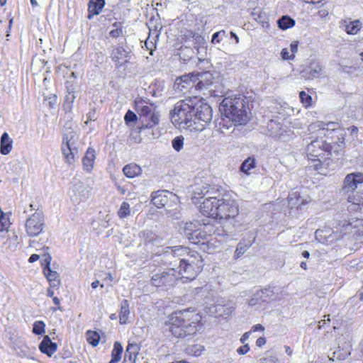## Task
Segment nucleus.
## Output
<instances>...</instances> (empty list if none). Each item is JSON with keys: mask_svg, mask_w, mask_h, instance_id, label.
I'll list each match as a JSON object with an SVG mask.
<instances>
[{"mask_svg": "<svg viewBox=\"0 0 363 363\" xmlns=\"http://www.w3.org/2000/svg\"><path fill=\"white\" fill-rule=\"evenodd\" d=\"M199 210L206 216L220 220L235 218L239 213L238 204L235 200L217 199L216 196L205 198Z\"/></svg>", "mask_w": 363, "mask_h": 363, "instance_id": "f257e3e1", "label": "nucleus"}, {"mask_svg": "<svg viewBox=\"0 0 363 363\" xmlns=\"http://www.w3.org/2000/svg\"><path fill=\"white\" fill-rule=\"evenodd\" d=\"M201 316L189 309L177 311L169 318V331L176 337L185 338L196 334Z\"/></svg>", "mask_w": 363, "mask_h": 363, "instance_id": "f03ea898", "label": "nucleus"}, {"mask_svg": "<svg viewBox=\"0 0 363 363\" xmlns=\"http://www.w3.org/2000/svg\"><path fill=\"white\" fill-rule=\"evenodd\" d=\"M220 109L224 116L235 122V125H245L249 120L247 101L243 95H232L224 98Z\"/></svg>", "mask_w": 363, "mask_h": 363, "instance_id": "7ed1b4c3", "label": "nucleus"}, {"mask_svg": "<svg viewBox=\"0 0 363 363\" xmlns=\"http://www.w3.org/2000/svg\"><path fill=\"white\" fill-rule=\"evenodd\" d=\"M363 183V173L354 172L348 174L344 179V185L340 194L351 204L347 207L349 210L357 211L363 208V201L361 203L359 198H356L354 193L358 184Z\"/></svg>", "mask_w": 363, "mask_h": 363, "instance_id": "20e7f679", "label": "nucleus"}, {"mask_svg": "<svg viewBox=\"0 0 363 363\" xmlns=\"http://www.w3.org/2000/svg\"><path fill=\"white\" fill-rule=\"evenodd\" d=\"M194 99L180 100L170 111L171 121L175 125L191 127L194 118Z\"/></svg>", "mask_w": 363, "mask_h": 363, "instance_id": "39448f33", "label": "nucleus"}, {"mask_svg": "<svg viewBox=\"0 0 363 363\" xmlns=\"http://www.w3.org/2000/svg\"><path fill=\"white\" fill-rule=\"evenodd\" d=\"M332 147L330 143L322 139L312 140L306 147V155L308 160L314 162L313 168L319 169L322 163L330 158Z\"/></svg>", "mask_w": 363, "mask_h": 363, "instance_id": "423d86ee", "label": "nucleus"}, {"mask_svg": "<svg viewBox=\"0 0 363 363\" xmlns=\"http://www.w3.org/2000/svg\"><path fill=\"white\" fill-rule=\"evenodd\" d=\"M165 253L171 254L174 257L186 256L182 258V260L191 264L194 262L195 264V269H199L201 270L203 267V260L201 256L196 251H191L188 248L183 246H174L172 247H166V250L164 251Z\"/></svg>", "mask_w": 363, "mask_h": 363, "instance_id": "0eeeda50", "label": "nucleus"}, {"mask_svg": "<svg viewBox=\"0 0 363 363\" xmlns=\"http://www.w3.org/2000/svg\"><path fill=\"white\" fill-rule=\"evenodd\" d=\"M194 118L193 123H201L203 127L209 123L213 117L211 107L203 99L194 98Z\"/></svg>", "mask_w": 363, "mask_h": 363, "instance_id": "6e6552de", "label": "nucleus"}, {"mask_svg": "<svg viewBox=\"0 0 363 363\" xmlns=\"http://www.w3.org/2000/svg\"><path fill=\"white\" fill-rule=\"evenodd\" d=\"M178 279L177 271L170 268L155 274L151 278L150 283L156 287L168 289L176 284Z\"/></svg>", "mask_w": 363, "mask_h": 363, "instance_id": "1a4fd4ad", "label": "nucleus"}, {"mask_svg": "<svg viewBox=\"0 0 363 363\" xmlns=\"http://www.w3.org/2000/svg\"><path fill=\"white\" fill-rule=\"evenodd\" d=\"M76 133L73 130H65L61 147L62 155L69 164L74 161V155L77 152L75 144Z\"/></svg>", "mask_w": 363, "mask_h": 363, "instance_id": "9d476101", "label": "nucleus"}, {"mask_svg": "<svg viewBox=\"0 0 363 363\" xmlns=\"http://www.w3.org/2000/svg\"><path fill=\"white\" fill-rule=\"evenodd\" d=\"M26 232L29 237L38 236L44 228L43 213L40 210H36L25 223Z\"/></svg>", "mask_w": 363, "mask_h": 363, "instance_id": "9b49d317", "label": "nucleus"}, {"mask_svg": "<svg viewBox=\"0 0 363 363\" xmlns=\"http://www.w3.org/2000/svg\"><path fill=\"white\" fill-rule=\"evenodd\" d=\"M275 299L274 290L271 287H266L256 291L247 301L250 307L261 308L264 304L269 303Z\"/></svg>", "mask_w": 363, "mask_h": 363, "instance_id": "f8f14e48", "label": "nucleus"}, {"mask_svg": "<svg viewBox=\"0 0 363 363\" xmlns=\"http://www.w3.org/2000/svg\"><path fill=\"white\" fill-rule=\"evenodd\" d=\"M139 237L148 252L156 255L160 252V251H156L155 247L161 246L162 239L154 232L145 230L139 233Z\"/></svg>", "mask_w": 363, "mask_h": 363, "instance_id": "ddd939ff", "label": "nucleus"}, {"mask_svg": "<svg viewBox=\"0 0 363 363\" xmlns=\"http://www.w3.org/2000/svg\"><path fill=\"white\" fill-rule=\"evenodd\" d=\"M196 74L191 73L177 78L174 87L180 91H186L193 88L196 89Z\"/></svg>", "mask_w": 363, "mask_h": 363, "instance_id": "4468645a", "label": "nucleus"}, {"mask_svg": "<svg viewBox=\"0 0 363 363\" xmlns=\"http://www.w3.org/2000/svg\"><path fill=\"white\" fill-rule=\"evenodd\" d=\"M196 90L203 91L211 87L215 82V77L210 72H201L196 74Z\"/></svg>", "mask_w": 363, "mask_h": 363, "instance_id": "2eb2a0df", "label": "nucleus"}, {"mask_svg": "<svg viewBox=\"0 0 363 363\" xmlns=\"http://www.w3.org/2000/svg\"><path fill=\"white\" fill-rule=\"evenodd\" d=\"M44 262L45 263V267L43 268V272L45 276L46 277L48 281L50 283V286L51 287H57L60 284V279H58V273L56 271H52L50 267V262H51V256L50 255H44Z\"/></svg>", "mask_w": 363, "mask_h": 363, "instance_id": "dca6fc26", "label": "nucleus"}, {"mask_svg": "<svg viewBox=\"0 0 363 363\" xmlns=\"http://www.w3.org/2000/svg\"><path fill=\"white\" fill-rule=\"evenodd\" d=\"M175 195L172 192L167 190H160L154 192L152 194V203L157 208L164 207L171 197H174Z\"/></svg>", "mask_w": 363, "mask_h": 363, "instance_id": "f3484780", "label": "nucleus"}, {"mask_svg": "<svg viewBox=\"0 0 363 363\" xmlns=\"http://www.w3.org/2000/svg\"><path fill=\"white\" fill-rule=\"evenodd\" d=\"M315 238L322 243L330 244L337 240L340 235L335 233L331 228H325L318 229L315 233Z\"/></svg>", "mask_w": 363, "mask_h": 363, "instance_id": "a211bd4d", "label": "nucleus"}, {"mask_svg": "<svg viewBox=\"0 0 363 363\" xmlns=\"http://www.w3.org/2000/svg\"><path fill=\"white\" fill-rule=\"evenodd\" d=\"M195 264L191 262L189 264L182 260L179 261V274L182 275V278L193 280L197 276L198 273L201 272L199 269H195Z\"/></svg>", "mask_w": 363, "mask_h": 363, "instance_id": "6ab92c4d", "label": "nucleus"}, {"mask_svg": "<svg viewBox=\"0 0 363 363\" xmlns=\"http://www.w3.org/2000/svg\"><path fill=\"white\" fill-rule=\"evenodd\" d=\"M111 57L116 66L120 67V60L124 58H130V50L123 45H118L112 50Z\"/></svg>", "mask_w": 363, "mask_h": 363, "instance_id": "aec40b11", "label": "nucleus"}, {"mask_svg": "<svg viewBox=\"0 0 363 363\" xmlns=\"http://www.w3.org/2000/svg\"><path fill=\"white\" fill-rule=\"evenodd\" d=\"M200 223L198 220L189 221L182 223L180 226L181 232L190 241V238L194 237L196 230H199Z\"/></svg>", "mask_w": 363, "mask_h": 363, "instance_id": "412c9836", "label": "nucleus"}, {"mask_svg": "<svg viewBox=\"0 0 363 363\" xmlns=\"http://www.w3.org/2000/svg\"><path fill=\"white\" fill-rule=\"evenodd\" d=\"M57 348V344L52 342L51 339L48 335H45L42 342L39 345V350L42 353L51 357L52 354L56 352Z\"/></svg>", "mask_w": 363, "mask_h": 363, "instance_id": "4be33fe9", "label": "nucleus"}, {"mask_svg": "<svg viewBox=\"0 0 363 363\" xmlns=\"http://www.w3.org/2000/svg\"><path fill=\"white\" fill-rule=\"evenodd\" d=\"M105 6V0H89L88 4V18L91 19L94 16L99 15Z\"/></svg>", "mask_w": 363, "mask_h": 363, "instance_id": "5701e85b", "label": "nucleus"}, {"mask_svg": "<svg viewBox=\"0 0 363 363\" xmlns=\"http://www.w3.org/2000/svg\"><path fill=\"white\" fill-rule=\"evenodd\" d=\"M95 159L96 152L94 149L89 147L82 160L83 167L85 171L90 172L92 170Z\"/></svg>", "mask_w": 363, "mask_h": 363, "instance_id": "b1692460", "label": "nucleus"}, {"mask_svg": "<svg viewBox=\"0 0 363 363\" xmlns=\"http://www.w3.org/2000/svg\"><path fill=\"white\" fill-rule=\"evenodd\" d=\"M235 125V122L227 116H224L222 113L220 118L216 121V128L222 133H225V130H228L233 126Z\"/></svg>", "mask_w": 363, "mask_h": 363, "instance_id": "393cba45", "label": "nucleus"}, {"mask_svg": "<svg viewBox=\"0 0 363 363\" xmlns=\"http://www.w3.org/2000/svg\"><path fill=\"white\" fill-rule=\"evenodd\" d=\"M323 72L322 66L318 62H312L310 64L308 69L305 71L306 78L307 79H313L318 78Z\"/></svg>", "mask_w": 363, "mask_h": 363, "instance_id": "a878e982", "label": "nucleus"}, {"mask_svg": "<svg viewBox=\"0 0 363 363\" xmlns=\"http://www.w3.org/2000/svg\"><path fill=\"white\" fill-rule=\"evenodd\" d=\"M288 200L291 208H296L297 209H302V206H304L308 202L306 199H302L297 191L291 194L288 197Z\"/></svg>", "mask_w": 363, "mask_h": 363, "instance_id": "bb28decb", "label": "nucleus"}, {"mask_svg": "<svg viewBox=\"0 0 363 363\" xmlns=\"http://www.w3.org/2000/svg\"><path fill=\"white\" fill-rule=\"evenodd\" d=\"M142 123V126L140 129L143 128H152L159 124L160 122V115L157 112H153L149 116H146L140 120Z\"/></svg>", "mask_w": 363, "mask_h": 363, "instance_id": "cd10ccee", "label": "nucleus"}, {"mask_svg": "<svg viewBox=\"0 0 363 363\" xmlns=\"http://www.w3.org/2000/svg\"><path fill=\"white\" fill-rule=\"evenodd\" d=\"M12 140L9 138L7 133H4L1 137L0 140V152L1 154L6 155L9 154L12 149Z\"/></svg>", "mask_w": 363, "mask_h": 363, "instance_id": "c85d7f7f", "label": "nucleus"}, {"mask_svg": "<svg viewBox=\"0 0 363 363\" xmlns=\"http://www.w3.org/2000/svg\"><path fill=\"white\" fill-rule=\"evenodd\" d=\"M123 172L124 174L128 178H133L141 174L142 169L140 166L135 163H130L125 165Z\"/></svg>", "mask_w": 363, "mask_h": 363, "instance_id": "c756f323", "label": "nucleus"}, {"mask_svg": "<svg viewBox=\"0 0 363 363\" xmlns=\"http://www.w3.org/2000/svg\"><path fill=\"white\" fill-rule=\"evenodd\" d=\"M145 101L140 99V101H136L137 110L139 112L140 119H143L146 116H149L154 111H152V105L147 106L144 104Z\"/></svg>", "mask_w": 363, "mask_h": 363, "instance_id": "7c9ffc66", "label": "nucleus"}, {"mask_svg": "<svg viewBox=\"0 0 363 363\" xmlns=\"http://www.w3.org/2000/svg\"><path fill=\"white\" fill-rule=\"evenodd\" d=\"M208 235L206 233H204V230L203 229L201 226V223H200V225L199 226V230H196V233L194 234V237H191L190 238V242L193 244H205V240L208 242Z\"/></svg>", "mask_w": 363, "mask_h": 363, "instance_id": "2f4dec72", "label": "nucleus"}, {"mask_svg": "<svg viewBox=\"0 0 363 363\" xmlns=\"http://www.w3.org/2000/svg\"><path fill=\"white\" fill-rule=\"evenodd\" d=\"M201 226L204 230V233H206L208 236H211L212 235H216L218 236L226 235V233H224V230L223 229H219V227L216 226L214 223H203L201 224Z\"/></svg>", "mask_w": 363, "mask_h": 363, "instance_id": "473e14b6", "label": "nucleus"}, {"mask_svg": "<svg viewBox=\"0 0 363 363\" xmlns=\"http://www.w3.org/2000/svg\"><path fill=\"white\" fill-rule=\"evenodd\" d=\"M255 240V238L253 239ZM254 241H247L242 240L240 242H238L237 245L235 253H234V257L235 259L240 258L242 255H244V253L252 246Z\"/></svg>", "mask_w": 363, "mask_h": 363, "instance_id": "72a5a7b5", "label": "nucleus"}, {"mask_svg": "<svg viewBox=\"0 0 363 363\" xmlns=\"http://www.w3.org/2000/svg\"><path fill=\"white\" fill-rule=\"evenodd\" d=\"M345 30L350 35H355L362 28V23L359 20L347 22L344 21Z\"/></svg>", "mask_w": 363, "mask_h": 363, "instance_id": "f704fd0d", "label": "nucleus"}, {"mask_svg": "<svg viewBox=\"0 0 363 363\" xmlns=\"http://www.w3.org/2000/svg\"><path fill=\"white\" fill-rule=\"evenodd\" d=\"M267 130L272 137H279L281 135V125L274 120L269 121Z\"/></svg>", "mask_w": 363, "mask_h": 363, "instance_id": "c9c22d12", "label": "nucleus"}, {"mask_svg": "<svg viewBox=\"0 0 363 363\" xmlns=\"http://www.w3.org/2000/svg\"><path fill=\"white\" fill-rule=\"evenodd\" d=\"M130 313L128 301L125 299L123 300L121 304L119 313V322L121 324H125L128 321V315Z\"/></svg>", "mask_w": 363, "mask_h": 363, "instance_id": "e433bc0d", "label": "nucleus"}, {"mask_svg": "<svg viewBox=\"0 0 363 363\" xmlns=\"http://www.w3.org/2000/svg\"><path fill=\"white\" fill-rule=\"evenodd\" d=\"M350 354V345L347 344L345 346L342 347V350L338 347V350L333 352V356L330 357L332 360L338 359L342 360L345 359Z\"/></svg>", "mask_w": 363, "mask_h": 363, "instance_id": "4c0bfd02", "label": "nucleus"}, {"mask_svg": "<svg viewBox=\"0 0 363 363\" xmlns=\"http://www.w3.org/2000/svg\"><path fill=\"white\" fill-rule=\"evenodd\" d=\"M278 27L281 30H286L295 25V21L289 16H283L277 21Z\"/></svg>", "mask_w": 363, "mask_h": 363, "instance_id": "58836bf2", "label": "nucleus"}, {"mask_svg": "<svg viewBox=\"0 0 363 363\" xmlns=\"http://www.w3.org/2000/svg\"><path fill=\"white\" fill-rule=\"evenodd\" d=\"M147 26H148V28L150 30L149 34L154 35L155 38H158L160 35L159 28L160 29L161 28V27H160L158 20L150 18V21L147 23Z\"/></svg>", "mask_w": 363, "mask_h": 363, "instance_id": "ea45409f", "label": "nucleus"}, {"mask_svg": "<svg viewBox=\"0 0 363 363\" xmlns=\"http://www.w3.org/2000/svg\"><path fill=\"white\" fill-rule=\"evenodd\" d=\"M256 165L255 159L253 157H248L241 164L240 170L246 174H249V171L254 169Z\"/></svg>", "mask_w": 363, "mask_h": 363, "instance_id": "a19ab883", "label": "nucleus"}, {"mask_svg": "<svg viewBox=\"0 0 363 363\" xmlns=\"http://www.w3.org/2000/svg\"><path fill=\"white\" fill-rule=\"evenodd\" d=\"M139 352V347L137 344L128 343L125 352V357L130 358L135 360Z\"/></svg>", "mask_w": 363, "mask_h": 363, "instance_id": "79ce46f5", "label": "nucleus"}, {"mask_svg": "<svg viewBox=\"0 0 363 363\" xmlns=\"http://www.w3.org/2000/svg\"><path fill=\"white\" fill-rule=\"evenodd\" d=\"M86 337L87 342L92 346L96 347L99 345L100 335L97 332L89 330L86 333Z\"/></svg>", "mask_w": 363, "mask_h": 363, "instance_id": "37998d69", "label": "nucleus"}, {"mask_svg": "<svg viewBox=\"0 0 363 363\" xmlns=\"http://www.w3.org/2000/svg\"><path fill=\"white\" fill-rule=\"evenodd\" d=\"M185 350L187 354L198 357L204 350V347L200 345H193L188 346Z\"/></svg>", "mask_w": 363, "mask_h": 363, "instance_id": "c03bdc74", "label": "nucleus"}, {"mask_svg": "<svg viewBox=\"0 0 363 363\" xmlns=\"http://www.w3.org/2000/svg\"><path fill=\"white\" fill-rule=\"evenodd\" d=\"M130 207L128 202L123 201L118 211V215L121 218H125L130 215Z\"/></svg>", "mask_w": 363, "mask_h": 363, "instance_id": "a18cd8bd", "label": "nucleus"}, {"mask_svg": "<svg viewBox=\"0 0 363 363\" xmlns=\"http://www.w3.org/2000/svg\"><path fill=\"white\" fill-rule=\"evenodd\" d=\"M211 190H213V189H211ZM212 194L213 192L211 191L209 185L203 186L201 188L197 189L195 191V195H198L201 198H203L206 196H208L206 198H208L209 196H212Z\"/></svg>", "mask_w": 363, "mask_h": 363, "instance_id": "49530a36", "label": "nucleus"}, {"mask_svg": "<svg viewBox=\"0 0 363 363\" xmlns=\"http://www.w3.org/2000/svg\"><path fill=\"white\" fill-rule=\"evenodd\" d=\"M45 324L43 321L38 320L33 323V333L35 335H43L45 333Z\"/></svg>", "mask_w": 363, "mask_h": 363, "instance_id": "de8ad7c7", "label": "nucleus"}, {"mask_svg": "<svg viewBox=\"0 0 363 363\" xmlns=\"http://www.w3.org/2000/svg\"><path fill=\"white\" fill-rule=\"evenodd\" d=\"M184 137L182 135H179L174 138L172 141V147L177 151L179 152L184 145Z\"/></svg>", "mask_w": 363, "mask_h": 363, "instance_id": "09e8293b", "label": "nucleus"}, {"mask_svg": "<svg viewBox=\"0 0 363 363\" xmlns=\"http://www.w3.org/2000/svg\"><path fill=\"white\" fill-rule=\"evenodd\" d=\"M123 352V347L122 345L118 342H116L113 345V349L111 352V357L118 359H121V354Z\"/></svg>", "mask_w": 363, "mask_h": 363, "instance_id": "8fccbe9b", "label": "nucleus"}, {"mask_svg": "<svg viewBox=\"0 0 363 363\" xmlns=\"http://www.w3.org/2000/svg\"><path fill=\"white\" fill-rule=\"evenodd\" d=\"M299 98L301 102L303 104L305 107H308L311 106L312 97L309 94H306L304 91H300Z\"/></svg>", "mask_w": 363, "mask_h": 363, "instance_id": "3c124183", "label": "nucleus"}, {"mask_svg": "<svg viewBox=\"0 0 363 363\" xmlns=\"http://www.w3.org/2000/svg\"><path fill=\"white\" fill-rule=\"evenodd\" d=\"M335 124L334 123H323V122H320V121H318L315 124H313V125H311V128H313V126L314 128H318V131H323L325 130H328L329 129V127H333V128L331 129L332 130H334L335 128L333 126H335Z\"/></svg>", "mask_w": 363, "mask_h": 363, "instance_id": "603ef678", "label": "nucleus"}, {"mask_svg": "<svg viewBox=\"0 0 363 363\" xmlns=\"http://www.w3.org/2000/svg\"><path fill=\"white\" fill-rule=\"evenodd\" d=\"M151 35L150 34H149L145 43V47L147 48V50H149L150 51V55H152V52H153V48H155V43H156V38L155 36L154 38H152V39H151Z\"/></svg>", "mask_w": 363, "mask_h": 363, "instance_id": "864d4df0", "label": "nucleus"}, {"mask_svg": "<svg viewBox=\"0 0 363 363\" xmlns=\"http://www.w3.org/2000/svg\"><path fill=\"white\" fill-rule=\"evenodd\" d=\"M138 117L136 114L130 110H128L124 116V120L127 125H129L132 122L136 121Z\"/></svg>", "mask_w": 363, "mask_h": 363, "instance_id": "5fc2aeb1", "label": "nucleus"}, {"mask_svg": "<svg viewBox=\"0 0 363 363\" xmlns=\"http://www.w3.org/2000/svg\"><path fill=\"white\" fill-rule=\"evenodd\" d=\"M196 33L192 30H185L182 32V39L185 43L188 41H191L194 37L195 36Z\"/></svg>", "mask_w": 363, "mask_h": 363, "instance_id": "6e6d98bb", "label": "nucleus"}, {"mask_svg": "<svg viewBox=\"0 0 363 363\" xmlns=\"http://www.w3.org/2000/svg\"><path fill=\"white\" fill-rule=\"evenodd\" d=\"M191 42L194 45H200L204 43V39L201 35L196 33L195 36L192 39Z\"/></svg>", "mask_w": 363, "mask_h": 363, "instance_id": "4d7b16f0", "label": "nucleus"}, {"mask_svg": "<svg viewBox=\"0 0 363 363\" xmlns=\"http://www.w3.org/2000/svg\"><path fill=\"white\" fill-rule=\"evenodd\" d=\"M281 55L284 60H291L294 59V55H289V51L286 48L282 49L281 52Z\"/></svg>", "mask_w": 363, "mask_h": 363, "instance_id": "13d9d810", "label": "nucleus"}, {"mask_svg": "<svg viewBox=\"0 0 363 363\" xmlns=\"http://www.w3.org/2000/svg\"><path fill=\"white\" fill-rule=\"evenodd\" d=\"M250 350V347H249V345L248 344H245L243 346H241L240 347L238 348L237 350V352L239 354H247Z\"/></svg>", "mask_w": 363, "mask_h": 363, "instance_id": "bf43d9fd", "label": "nucleus"}, {"mask_svg": "<svg viewBox=\"0 0 363 363\" xmlns=\"http://www.w3.org/2000/svg\"><path fill=\"white\" fill-rule=\"evenodd\" d=\"M266 342L265 337H260L256 340V345L261 347L266 344Z\"/></svg>", "mask_w": 363, "mask_h": 363, "instance_id": "052dcab7", "label": "nucleus"}, {"mask_svg": "<svg viewBox=\"0 0 363 363\" xmlns=\"http://www.w3.org/2000/svg\"><path fill=\"white\" fill-rule=\"evenodd\" d=\"M121 33L122 30L121 29H115L110 32V35L112 38H117L121 35Z\"/></svg>", "mask_w": 363, "mask_h": 363, "instance_id": "680f3d73", "label": "nucleus"}, {"mask_svg": "<svg viewBox=\"0 0 363 363\" xmlns=\"http://www.w3.org/2000/svg\"><path fill=\"white\" fill-rule=\"evenodd\" d=\"M291 51L293 55L298 50V42H292L290 45Z\"/></svg>", "mask_w": 363, "mask_h": 363, "instance_id": "e2e57ef3", "label": "nucleus"}, {"mask_svg": "<svg viewBox=\"0 0 363 363\" xmlns=\"http://www.w3.org/2000/svg\"><path fill=\"white\" fill-rule=\"evenodd\" d=\"M251 333H252V331H248V332L245 333L240 340V342L242 343H245V342L250 337Z\"/></svg>", "mask_w": 363, "mask_h": 363, "instance_id": "0e129e2a", "label": "nucleus"}, {"mask_svg": "<svg viewBox=\"0 0 363 363\" xmlns=\"http://www.w3.org/2000/svg\"><path fill=\"white\" fill-rule=\"evenodd\" d=\"M264 330V328L261 324H256L252 326L251 331H253V332L263 331Z\"/></svg>", "mask_w": 363, "mask_h": 363, "instance_id": "69168bd1", "label": "nucleus"}, {"mask_svg": "<svg viewBox=\"0 0 363 363\" xmlns=\"http://www.w3.org/2000/svg\"><path fill=\"white\" fill-rule=\"evenodd\" d=\"M40 258V256L37 254H33L28 259L30 263L36 262Z\"/></svg>", "mask_w": 363, "mask_h": 363, "instance_id": "338daca9", "label": "nucleus"}, {"mask_svg": "<svg viewBox=\"0 0 363 363\" xmlns=\"http://www.w3.org/2000/svg\"><path fill=\"white\" fill-rule=\"evenodd\" d=\"M318 15L321 18H323L326 17L328 15V11L326 9H322L320 10L318 13Z\"/></svg>", "mask_w": 363, "mask_h": 363, "instance_id": "774afa93", "label": "nucleus"}]
</instances>
